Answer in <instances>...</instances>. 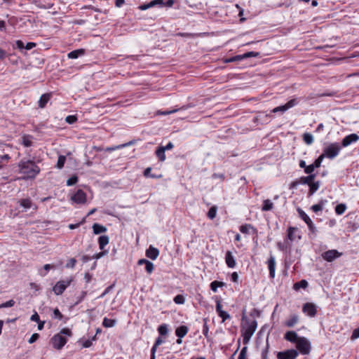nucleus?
<instances>
[{
    "label": "nucleus",
    "instance_id": "1",
    "mask_svg": "<svg viewBox=\"0 0 359 359\" xmlns=\"http://www.w3.org/2000/svg\"><path fill=\"white\" fill-rule=\"evenodd\" d=\"M19 170L25 179H34L40 172V168L31 160H21L18 164Z\"/></svg>",
    "mask_w": 359,
    "mask_h": 359
},
{
    "label": "nucleus",
    "instance_id": "2",
    "mask_svg": "<svg viewBox=\"0 0 359 359\" xmlns=\"http://www.w3.org/2000/svg\"><path fill=\"white\" fill-rule=\"evenodd\" d=\"M257 322L256 320H250L247 319L245 316L243 317L241 332L243 337V344L246 345L249 343L257 329Z\"/></svg>",
    "mask_w": 359,
    "mask_h": 359
},
{
    "label": "nucleus",
    "instance_id": "3",
    "mask_svg": "<svg viewBox=\"0 0 359 359\" xmlns=\"http://www.w3.org/2000/svg\"><path fill=\"white\" fill-rule=\"evenodd\" d=\"M72 336V331L69 328H63L60 333L55 334L50 339L53 347L55 349H61L67 343V339L63 336Z\"/></svg>",
    "mask_w": 359,
    "mask_h": 359
},
{
    "label": "nucleus",
    "instance_id": "4",
    "mask_svg": "<svg viewBox=\"0 0 359 359\" xmlns=\"http://www.w3.org/2000/svg\"><path fill=\"white\" fill-rule=\"evenodd\" d=\"M341 149V147L339 143H332L324 149L323 154L325 157L332 159L339 154Z\"/></svg>",
    "mask_w": 359,
    "mask_h": 359
},
{
    "label": "nucleus",
    "instance_id": "5",
    "mask_svg": "<svg viewBox=\"0 0 359 359\" xmlns=\"http://www.w3.org/2000/svg\"><path fill=\"white\" fill-rule=\"evenodd\" d=\"M297 212L299 214V217L304 220V222L307 224L308 228L310 231V233L313 235L314 236H316L317 233V229L314 224L313 223L311 218L306 215V213L302 210L301 208H297Z\"/></svg>",
    "mask_w": 359,
    "mask_h": 359
},
{
    "label": "nucleus",
    "instance_id": "6",
    "mask_svg": "<svg viewBox=\"0 0 359 359\" xmlns=\"http://www.w3.org/2000/svg\"><path fill=\"white\" fill-rule=\"evenodd\" d=\"M297 348L303 355H307L310 353L311 346L309 341L304 337H301L296 344Z\"/></svg>",
    "mask_w": 359,
    "mask_h": 359
},
{
    "label": "nucleus",
    "instance_id": "7",
    "mask_svg": "<svg viewBox=\"0 0 359 359\" xmlns=\"http://www.w3.org/2000/svg\"><path fill=\"white\" fill-rule=\"evenodd\" d=\"M72 278L60 280L53 287V291L56 295L62 294L66 288L71 284Z\"/></svg>",
    "mask_w": 359,
    "mask_h": 359
},
{
    "label": "nucleus",
    "instance_id": "8",
    "mask_svg": "<svg viewBox=\"0 0 359 359\" xmlns=\"http://www.w3.org/2000/svg\"><path fill=\"white\" fill-rule=\"evenodd\" d=\"M342 255L341 252H338L337 250H329L322 253V258L328 262H332L334 259L340 257Z\"/></svg>",
    "mask_w": 359,
    "mask_h": 359
},
{
    "label": "nucleus",
    "instance_id": "9",
    "mask_svg": "<svg viewBox=\"0 0 359 359\" xmlns=\"http://www.w3.org/2000/svg\"><path fill=\"white\" fill-rule=\"evenodd\" d=\"M298 355V352L294 349H288L285 351H280L277 353L278 359H295Z\"/></svg>",
    "mask_w": 359,
    "mask_h": 359
},
{
    "label": "nucleus",
    "instance_id": "10",
    "mask_svg": "<svg viewBox=\"0 0 359 359\" xmlns=\"http://www.w3.org/2000/svg\"><path fill=\"white\" fill-rule=\"evenodd\" d=\"M298 102L296 99H292L289 100L285 104L281 105L279 107H276L272 109L273 113L281 112L284 113L287 109L293 107L296 104H297Z\"/></svg>",
    "mask_w": 359,
    "mask_h": 359
},
{
    "label": "nucleus",
    "instance_id": "11",
    "mask_svg": "<svg viewBox=\"0 0 359 359\" xmlns=\"http://www.w3.org/2000/svg\"><path fill=\"white\" fill-rule=\"evenodd\" d=\"M302 311L309 317L313 318L317 313V307L314 304L307 302L303 305Z\"/></svg>",
    "mask_w": 359,
    "mask_h": 359
},
{
    "label": "nucleus",
    "instance_id": "12",
    "mask_svg": "<svg viewBox=\"0 0 359 359\" xmlns=\"http://www.w3.org/2000/svg\"><path fill=\"white\" fill-rule=\"evenodd\" d=\"M72 201L78 204L85 203L86 201V194L81 190L79 189L72 197Z\"/></svg>",
    "mask_w": 359,
    "mask_h": 359
},
{
    "label": "nucleus",
    "instance_id": "13",
    "mask_svg": "<svg viewBox=\"0 0 359 359\" xmlns=\"http://www.w3.org/2000/svg\"><path fill=\"white\" fill-rule=\"evenodd\" d=\"M359 140V136L357 134L352 133L346 136L341 142V145L344 147H348L353 142H355Z\"/></svg>",
    "mask_w": 359,
    "mask_h": 359
},
{
    "label": "nucleus",
    "instance_id": "14",
    "mask_svg": "<svg viewBox=\"0 0 359 359\" xmlns=\"http://www.w3.org/2000/svg\"><path fill=\"white\" fill-rule=\"evenodd\" d=\"M267 264L269 271V277L271 278H273L275 277L276 259L272 255H271L270 257L269 258Z\"/></svg>",
    "mask_w": 359,
    "mask_h": 359
},
{
    "label": "nucleus",
    "instance_id": "15",
    "mask_svg": "<svg viewBox=\"0 0 359 359\" xmlns=\"http://www.w3.org/2000/svg\"><path fill=\"white\" fill-rule=\"evenodd\" d=\"M159 255V250L156 248L150 245L149 248L146 250V256L152 259L155 260Z\"/></svg>",
    "mask_w": 359,
    "mask_h": 359
},
{
    "label": "nucleus",
    "instance_id": "16",
    "mask_svg": "<svg viewBox=\"0 0 359 359\" xmlns=\"http://www.w3.org/2000/svg\"><path fill=\"white\" fill-rule=\"evenodd\" d=\"M225 262L228 267L234 268L236 266V260L231 251H227L225 255Z\"/></svg>",
    "mask_w": 359,
    "mask_h": 359
},
{
    "label": "nucleus",
    "instance_id": "17",
    "mask_svg": "<svg viewBox=\"0 0 359 359\" xmlns=\"http://www.w3.org/2000/svg\"><path fill=\"white\" fill-rule=\"evenodd\" d=\"M300 337H298L297 334L294 331H287L284 336V338L287 341L296 344Z\"/></svg>",
    "mask_w": 359,
    "mask_h": 359
},
{
    "label": "nucleus",
    "instance_id": "18",
    "mask_svg": "<svg viewBox=\"0 0 359 359\" xmlns=\"http://www.w3.org/2000/svg\"><path fill=\"white\" fill-rule=\"evenodd\" d=\"M51 93H45V94H43L40 98H39V100L38 102V105H39V108H44L46 105V104L48 103V102L50 100L51 98Z\"/></svg>",
    "mask_w": 359,
    "mask_h": 359
},
{
    "label": "nucleus",
    "instance_id": "19",
    "mask_svg": "<svg viewBox=\"0 0 359 359\" xmlns=\"http://www.w3.org/2000/svg\"><path fill=\"white\" fill-rule=\"evenodd\" d=\"M239 230L241 233L245 234L250 233V230H252V232L253 233H257V229L250 224H245L243 225H241L239 227Z\"/></svg>",
    "mask_w": 359,
    "mask_h": 359
},
{
    "label": "nucleus",
    "instance_id": "20",
    "mask_svg": "<svg viewBox=\"0 0 359 359\" xmlns=\"http://www.w3.org/2000/svg\"><path fill=\"white\" fill-rule=\"evenodd\" d=\"M21 144L25 147H29L32 146L33 136L31 135L24 134L22 136Z\"/></svg>",
    "mask_w": 359,
    "mask_h": 359
},
{
    "label": "nucleus",
    "instance_id": "21",
    "mask_svg": "<svg viewBox=\"0 0 359 359\" xmlns=\"http://www.w3.org/2000/svg\"><path fill=\"white\" fill-rule=\"evenodd\" d=\"M189 332V329L186 325H180L175 330V334L179 338H183Z\"/></svg>",
    "mask_w": 359,
    "mask_h": 359
},
{
    "label": "nucleus",
    "instance_id": "22",
    "mask_svg": "<svg viewBox=\"0 0 359 359\" xmlns=\"http://www.w3.org/2000/svg\"><path fill=\"white\" fill-rule=\"evenodd\" d=\"M298 321L299 316L297 314H293L291 315L290 318L285 321V325L287 327H292L298 323Z\"/></svg>",
    "mask_w": 359,
    "mask_h": 359
},
{
    "label": "nucleus",
    "instance_id": "23",
    "mask_svg": "<svg viewBox=\"0 0 359 359\" xmlns=\"http://www.w3.org/2000/svg\"><path fill=\"white\" fill-rule=\"evenodd\" d=\"M85 54V50L83 48L74 50L73 51L69 52L67 54V57L70 59H76L80 56H82Z\"/></svg>",
    "mask_w": 359,
    "mask_h": 359
},
{
    "label": "nucleus",
    "instance_id": "24",
    "mask_svg": "<svg viewBox=\"0 0 359 359\" xmlns=\"http://www.w3.org/2000/svg\"><path fill=\"white\" fill-rule=\"evenodd\" d=\"M109 237L106 235L100 236L98 238V243L100 250H104V247L109 243Z\"/></svg>",
    "mask_w": 359,
    "mask_h": 359
},
{
    "label": "nucleus",
    "instance_id": "25",
    "mask_svg": "<svg viewBox=\"0 0 359 359\" xmlns=\"http://www.w3.org/2000/svg\"><path fill=\"white\" fill-rule=\"evenodd\" d=\"M165 151L163 149V146L158 147L155 151L157 158L161 162H163L165 160Z\"/></svg>",
    "mask_w": 359,
    "mask_h": 359
},
{
    "label": "nucleus",
    "instance_id": "26",
    "mask_svg": "<svg viewBox=\"0 0 359 359\" xmlns=\"http://www.w3.org/2000/svg\"><path fill=\"white\" fill-rule=\"evenodd\" d=\"M93 230L95 234H100L107 231V228L100 224L95 223L93 225Z\"/></svg>",
    "mask_w": 359,
    "mask_h": 359
},
{
    "label": "nucleus",
    "instance_id": "27",
    "mask_svg": "<svg viewBox=\"0 0 359 359\" xmlns=\"http://www.w3.org/2000/svg\"><path fill=\"white\" fill-rule=\"evenodd\" d=\"M273 208V203L269 199H266L263 201L262 210L264 212L270 211Z\"/></svg>",
    "mask_w": 359,
    "mask_h": 359
},
{
    "label": "nucleus",
    "instance_id": "28",
    "mask_svg": "<svg viewBox=\"0 0 359 359\" xmlns=\"http://www.w3.org/2000/svg\"><path fill=\"white\" fill-rule=\"evenodd\" d=\"M316 178V175H309L299 178L301 184L309 185Z\"/></svg>",
    "mask_w": 359,
    "mask_h": 359
},
{
    "label": "nucleus",
    "instance_id": "29",
    "mask_svg": "<svg viewBox=\"0 0 359 359\" xmlns=\"http://www.w3.org/2000/svg\"><path fill=\"white\" fill-rule=\"evenodd\" d=\"M309 186V196H311L320 187V182L318 181L314 182L313 180Z\"/></svg>",
    "mask_w": 359,
    "mask_h": 359
},
{
    "label": "nucleus",
    "instance_id": "30",
    "mask_svg": "<svg viewBox=\"0 0 359 359\" xmlns=\"http://www.w3.org/2000/svg\"><path fill=\"white\" fill-rule=\"evenodd\" d=\"M133 144V142H129L128 143H125V144H119V145H116V146H114V147H107L104 151H115L116 149H122L123 147H126L129 145H131Z\"/></svg>",
    "mask_w": 359,
    "mask_h": 359
},
{
    "label": "nucleus",
    "instance_id": "31",
    "mask_svg": "<svg viewBox=\"0 0 359 359\" xmlns=\"http://www.w3.org/2000/svg\"><path fill=\"white\" fill-rule=\"evenodd\" d=\"M116 320L109 319V318H107V317H105L103 319L102 325L104 327H112L116 325Z\"/></svg>",
    "mask_w": 359,
    "mask_h": 359
},
{
    "label": "nucleus",
    "instance_id": "32",
    "mask_svg": "<svg viewBox=\"0 0 359 359\" xmlns=\"http://www.w3.org/2000/svg\"><path fill=\"white\" fill-rule=\"evenodd\" d=\"M20 205L25 209L30 208L32 206V200L30 198H23L19 201Z\"/></svg>",
    "mask_w": 359,
    "mask_h": 359
},
{
    "label": "nucleus",
    "instance_id": "33",
    "mask_svg": "<svg viewBox=\"0 0 359 359\" xmlns=\"http://www.w3.org/2000/svg\"><path fill=\"white\" fill-rule=\"evenodd\" d=\"M308 287V282L306 280H302L294 284L293 288L296 290L299 288L306 289Z\"/></svg>",
    "mask_w": 359,
    "mask_h": 359
},
{
    "label": "nucleus",
    "instance_id": "34",
    "mask_svg": "<svg viewBox=\"0 0 359 359\" xmlns=\"http://www.w3.org/2000/svg\"><path fill=\"white\" fill-rule=\"evenodd\" d=\"M225 285V283L224 282H221V281H218V280H214L212 281L210 285V289L216 292L217 290V287H223Z\"/></svg>",
    "mask_w": 359,
    "mask_h": 359
},
{
    "label": "nucleus",
    "instance_id": "35",
    "mask_svg": "<svg viewBox=\"0 0 359 359\" xmlns=\"http://www.w3.org/2000/svg\"><path fill=\"white\" fill-rule=\"evenodd\" d=\"M346 205L344 203H340L337 205V206L334 208L335 212L338 215H341L344 213V212L346 210Z\"/></svg>",
    "mask_w": 359,
    "mask_h": 359
},
{
    "label": "nucleus",
    "instance_id": "36",
    "mask_svg": "<svg viewBox=\"0 0 359 359\" xmlns=\"http://www.w3.org/2000/svg\"><path fill=\"white\" fill-rule=\"evenodd\" d=\"M158 332L160 336H166L168 333V325L161 324L158 327Z\"/></svg>",
    "mask_w": 359,
    "mask_h": 359
},
{
    "label": "nucleus",
    "instance_id": "37",
    "mask_svg": "<svg viewBox=\"0 0 359 359\" xmlns=\"http://www.w3.org/2000/svg\"><path fill=\"white\" fill-rule=\"evenodd\" d=\"M325 203V201L322 200L318 204L313 205L311 208L314 212H318L323 210Z\"/></svg>",
    "mask_w": 359,
    "mask_h": 359
},
{
    "label": "nucleus",
    "instance_id": "38",
    "mask_svg": "<svg viewBox=\"0 0 359 359\" xmlns=\"http://www.w3.org/2000/svg\"><path fill=\"white\" fill-rule=\"evenodd\" d=\"M303 140L306 144L310 145L313 142V137L311 133H306L303 135Z\"/></svg>",
    "mask_w": 359,
    "mask_h": 359
},
{
    "label": "nucleus",
    "instance_id": "39",
    "mask_svg": "<svg viewBox=\"0 0 359 359\" xmlns=\"http://www.w3.org/2000/svg\"><path fill=\"white\" fill-rule=\"evenodd\" d=\"M151 168L150 167L147 168L144 171V173H143L144 176L145 177H151V178H161L162 177L161 175H156L151 174Z\"/></svg>",
    "mask_w": 359,
    "mask_h": 359
},
{
    "label": "nucleus",
    "instance_id": "40",
    "mask_svg": "<svg viewBox=\"0 0 359 359\" xmlns=\"http://www.w3.org/2000/svg\"><path fill=\"white\" fill-rule=\"evenodd\" d=\"M217 208L215 205L212 206L208 212V217L210 219H213L216 217Z\"/></svg>",
    "mask_w": 359,
    "mask_h": 359
},
{
    "label": "nucleus",
    "instance_id": "41",
    "mask_svg": "<svg viewBox=\"0 0 359 359\" xmlns=\"http://www.w3.org/2000/svg\"><path fill=\"white\" fill-rule=\"evenodd\" d=\"M297 230V227H292V226H290L288 229H287V238L290 241H293L294 240V233Z\"/></svg>",
    "mask_w": 359,
    "mask_h": 359
},
{
    "label": "nucleus",
    "instance_id": "42",
    "mask_svg": "<svg viewBox=\"0 0 359 359\" xmlns=\"http://www.w3.org/2000/svg\"><path fill=\"white\" fill-rule=\"evenodd\" d=\"M203 334L205 337V338L208 339V332H209V327L208 325V319L203 318Z\"/></svg>",
    "mask_w": 359,
    "mask_h": 359
},
{
    "label": "nucleus",
    "instance_id": "43",
    "mask_svg": "<svg viewBox=\"0 0 359 359\" xmlns=\"http://www.w3.org/2000/svg\"><path fill=\"white\" fill-rule=\"evenodd\" d=\"M325 155L323 154H320L316 160L315 161L313 162V165L316 168H318L321 166V163H322V161H323V159L325 158Z\"/></svg>",
    "mask_w": 359,
    "mask_h": 359
},
{
    "label": "nucleus",
    "instance_id": "44",
    "mask_svg": "<svg viewBox=\"0 0 359 359\" xmlns=\"http://www.w3.org/2000/svg\"><path fill=\"white\" fill-rule=\"evenodd\" d=\"M65 161H66V157L65 156H62V155L58 157L57 165H56L57 168L59 169L62 168L64 167Z\"/></svg>",
    "mask_w": 359,
    "mask_h": 359
},
{
    "label": "nucleus",
    "instance_id": "45",
    "mask_svg": "<svg viewBox=\"0 0 359 359\" xmlns=\"http://www.w3.org/2000/svg\"><path fill=\"white\" fill-rule=\"evenodd\" d=\"M163 343V340L162 339L161 337H158L156 339L155 343L151 349V351L156 352V349H157L158 346H160Z\"/></svg>",
    "mask_w": 359,
    "mask_h": 359
},
{
    "label": "nucleus",
    "instance_id": "46",
    "mask_svg": "<svg viewBox=\"0 0 359 359\" xmlns=\"http://www.w3.org/2000/svg\"><path fill=\"white\" fill-rule=\"evenodd\" d=\"M154 269V264L149 261L145 264V270L147 272V273L151 274Z\"/></svg>",
    "mask_w": 359,
    "mask_h": 359
},
{
    "label": "nucleus",
    "instance_id": "47",
    "mask_svg": "<svg viewBox=\"0 0 359 359\" xmlns=\"http://www.w3.org/2000/svg\"><path fill=\"white\" fill-rule=\"evenodd\" d=\"M184 297L183 295L177 294L174 297V302L177 304H182L184 303Z\"/></svg>",
    "mask_w": 359,
    "mask_h": 359
},
{
    "label": "nucleus",
    "instance_id": "48",
    "mask_svg": "<svg viewBox=\"0 0 359 359\" xmlns=\"http://www.w3.org/2000/svg\"><path fill=\"white\" fill-rule=\"evenodd\" d=\"M78 182V177L76 175H73L69 177L67 181V186H72Z\"/></svg>",
    "mask_w": 359,
    "mask_h": 359
},
{
    "label": "nucleus",
    "instance_id": "49",
    "mask_svg": "<svg viewBox=\"0 0 359 359\" xmlns=\"http://www.w3.org/2000/svg\"><path fill=\"white\" fill-rule=\"evenodd\" d=\"M315 168H316L313 164H311L309 165H306V167L304 169V172L308 175H314L313 172L314 171Z\"/></svg>",
    "mask_w": 359,
    "mask_h": 359
},
{
    "label": "nucleus",
    "instance_id": "50",
    "mask_svg": "<svg viewBox=\"0 0 359 359\" xmlns=\"http://www.w3.org/2000/svg\"><path fill=\"white\" fill-rule=\"evenodd\" d=\"M65 121L69 124H73L76 122L77 117L74 115H69L66 117Z\"/></svg>",
    "mask_w": 359,
    "mask_h": 359
},
{
    "label": "nucleus",
    "instance_id": "51",
    "mask_svg": "<svg viewBox=\"0 0 359 359\" xmlns=\"http://www.w3.org/2000/svg\"><path fill=\"white\" fill-rule=\"evenodd\" d=\"M218 316L222 318V322H224L225 320L231 318L230 315L224 311L219 312V313H218Z\"/></svg>",
    "mask_w": 359,
    "mask_h": 359
},
{
    "label": "nucleus",
    "instance_id": "52",
    "mask_svg": "<svg viewBox=\"0 0 359 359\" xmlns=\"http://www.w3.org/2000/svg\"><path fill=\"white\" fill-rule=\"evenodd\" d=\"M15 304V301L13 299H11L5 303H3L0 304V309L1 308H7V307H12Z\"/></svg>",
    "mask_w": 359,
    "mask_h": 359
},
{
    "label": "nucleus",
    "instance_id": "53",
    "mask_svg": "<svg viewBox=\"0 0 359 359\" xmlns=\"http://www.w3.org/2000/svg\"><path fill=\"white\" fill-rule=\"evenodd\" d=\"M150 3L151 7H154L156 5H159L160 6H164V1L163 0H153Z\"/></svg>",
    "mask_w": 359,
    "mask_h": 359
},
{
    "label": "nucleus",
    "instance_id": "54",
    "mask_svg": "<svg viewBox=\"0 0 359 359\" xmlns=\"http://www.w3.org/2000/svg\"><path fill=\"white\" fill-rule=\"evenodd\" d=\"M115 284L113 283L111 285H110L109 286H108L105 290L103 292V293L99 297V298H102L103 297H104L107 294H108L114 287Z\"/></svg>",
    "mask_w": 359,
    "mask_h": 359
},
{
    "label": "nucleus",
    "instance_id": "55",
    "mask_svg": "<svg viewBox=\"0 0 359 359\" xmlns=\"http://www.w3.org/2000/svg\"><path fill=\"white\" fill-rule=\"evenodd\" d=\"M54 318L61 320L63 318V315L60 313L57 308L55 309L53 311Z\"/></svg>",
    "mask_w": 359,
    "mask_h": 359
},
{
    "label": "nucleus",
    "instance_id": "56",
    "mask_svg": "<svg viewBox=\"0 0 359 359\" xmlns=\"http://www.w3.org/2000/svg\"><path fill=\"white\" fill-rule=\"evenodd\" d=\"M76 263V260L74 258H71L66 264L67 268H74Z\"/></svg>",
    "mask_w": 359,
    "mask_h": 359
},
{
    "label": "nucleus",
    "instance_id": "57",
    "mask_svg": "<svg viewBox=\"0 0 359 359\" xmlns=\"http://www.w3.org/2000/svg\"><path fill=\"white\" fill-rule=\"evenodd\" d=\"M242 59H244V55H236L235 57H231L226 60L227 62H232L234 61L241 60Z\"/></svg>",
    "mask_w": 359,
    "mask_h": 359
},
{
    "label": "nucleus",
    "instance_id": "58",
    "mask_svg": "<svg viewBox=\"0 0 359 359\" xmlns=\"http://www.w3.org/2000/svg\"><path fill=\"white\" fill-rule=\"evenodd\" d=\"M39 338V334L38 333H34L31 336V337L29 338L28 341L29 344H33L34 342L37 341Z\"/></svg>",
    "mask_w": 359,
    "mask_h": 359
},
{
    "label": "nucleus",
    "instance_id": "59",
    "mask_svg": "<svg viewBox=\"0 0 359 359\" xmlns=\"http://www.w3.org/2000/svg\"><path fill=\"white\" fill-rule=\"evenodd\" d=\"M87 295V292L86 291H83L81 292V294L79 297H77V301L76 302V304H79L80 302H81L84 298L86 297V296Z\"/></svg>",
    "mask_w": 359,
    "mask_h": 359
},
{
    "label": "nucleus",
    "instance_id": "60",
    "mask_svg": "<svg viewBox=\"0 0 359 359\" xmlns=\"http://www.w3.org/2000/svg\"><path fill=\"white\" fill-rule=\"evenodd\" d=\"M243 55H244V58H248V57H257V56H258L259 55V53L251 51V52L245 53Z\"/></svg>",
    "mask_w": 359,
    "mask_h": 359
},
{
    "label": "nucleus",
    "instance_id": "61",
    "mask_svg": "<svg viewBox=\"0 0 359 359\" xmlns=\"http://www.w3.org/2000/svg\"><path fill=\"white\" fill-rule=\"evenodd\" d=\"M216 311L218 313H219V312H222L223 310H222V304H221V302L219 299H217L216 301Z\"/></svg>",
    "mask_w": 359,
    "mask_h": 359
},
{
    "label": "nucleus",
    "instance_id": "62",
    "mask_svg": "<svg viewBox=\"0 0 359 359\" xmlns=\"http://www.w3.org/2000/svg\"><path fill=\"white\" fill-rule=\"evenodd\" d=\"M359 337V327L353 331L351 339H355Z\"/></svg>",
    "mask_w": 359,
    "mask_h": 359
},
{
    "label": "nucleus",
    "instance_id": "63",
    "mask_svg": "<svg viewBox=\"0 0 359 359\" xmlns=\"http://www.w3.org/2000/svg\"><path fill=\"white\" fill-rule=\"evenodd\" d=\"M30 320L32 321H34L36 323L39 322L40 318H39V314L36 312H34V313L31 316Z\"/></svg>",
    "mask_w": 359,
    "mask_h": 359
},
{
    "label": "nucleus",
    "instance_id": "64",
    "mask_svg": "<svg viewBox=\"0 0 359 359\" xmlns=\"http://www.w3.org/2000/svg\"><path fill=\"white\" fill-rule=\"evenodd\" d=\"M231 281L237 283L238 280V274L237 272H233L231 276Z\"/></svg>",
    "mask_w": 359,
    "mask_h": 359
}]
</instances>
